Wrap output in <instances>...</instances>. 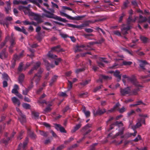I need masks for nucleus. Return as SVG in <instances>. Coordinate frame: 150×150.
Returning a JSON list of instances; mask_svg holds the SVG:
<instances>
[{"instance_id": "f257e3e1", "label": "nucleus", "mask_w": 150, "mask_h": 150, "mask_svg": "<svg viewBox=\"0 0 150 150\" xmlns=\"http://www.w3.org/2000/svg\"><path fill=\"white\" fill-rule=\"evenodd\" d=\"M43 10L45 12V13L42 15V16L43 17H46L49 18H52L64 22H67V20L66 19L54 15L53 14L54 12V10L52 8L49 9L50 11H47L44 9H43Z\"/></svg>"}, {"instance_id": "f03ea898", "label": "nucleus", "mask_w": 150, "mask_h": 150, "mask_svg": "<svg viewBox=\"0 0 150 150\" xmlns=\"http://www.w3.org/2000/svg\"><path fill=\"white\" fill-rule=\"evenodd\" d=\"M123 124L121 122H119L117 121L114 124L112 125L110 127V129L111 130L114 128L115 127H117L119 128H121V130L119 131L115 135L113 136H112V134H110L108 135V137H111L112 138H115L118 136L120 135L121 138L124 137V136L122 135L123 130H124V127H123Z\"/></svg>"}, {"instance_id": "7ed1b4c3", "label": "nucleus", "mask_w": 150, "mask_h": 150, "mask_svg": "<svg viewBox=\"0 0 150 150\" xmlns=\"http://www.w3.org/2000/svg\"><path fill=\"white\" fill-rule=\"evenodd\" d=\"M122 81L124 83V85L125 86L126 80L128 82H131L136 86L138 87H142L143 86L139 84L136 80L133 79L132 78L126 75H124L122 76Z\"/></svg>"}, {"instance_id": "20e7f679", "label": "nucleus", "mask_w": 150, "mask_h": 150, "mask_svg": "<svg viewBox=\"0 0 150 150\" xmlns=\"http://www.w3.org/2000/svg\"><path fill=\"white\" fill-rule=\"evenodd\" d=\"M28 1L33 4L36 3V5L39 7H40L39 4H42V1H14L13 4L15 5L18 4H25L28 3Z\"/></svg>"}, {"instance_id": "39448f33", "label": "nucleus", "mask_w": 150, "mask_h": 150, "mask_svg": "<svg viewBox=\"0 0 150 150\" xmlns=\"http://www.w3.org/2000/svg\"><path fill=\"white\" fill-rule=\"evenodd\" d=\"M139 62L140 67L143 69H146L150 73V65L145 60H141Z\"/></svg>"}, {"instance_id": "423d86ee", "label": "nucleus", "mask_w": 150, "mask_h": 150, "mask_svg": "<svg viewBox=\"0 0 150 150\" xmlns=\"http://www.w3.org/2000/svg\"><path fill=\"white\" fill-rule=\"evenodd\" d=\"M91 127L92 125L91 124H88L83 127V131L84 132L83 137L80 140L79 142H81L82 140L84 139L85 138V136L91 131V130L89 129V128Z\"/></svg>"}, {"instance_id": "0eeeda50", "label": "nucleus", "mask_w": 150, "mask_h": 150, "mask_svg": "<svg viewBox=\"0 0 150 150\" xmlns=\"http://www.w3.org/2000/svg\"><path fill=\"white\" fill-rule=\"evenodd\" d=\"M60 46L59 45L57 46L52 47L51 49V51H50L47 54V56L48 57L52 58H55L57 56L53 54L52 52H59L61 50L60 48Z\"/></svg>"}, {"instance_id": "6e6552de", "label": "nucleus", "mask_w": 150, "mask_h": 150, "mask_svg": "<svg viewBox=\"0 0 150 150\" xmlns=\"http://www.w3.org/2000/svg\"><path fill=\"white\" fill-rule=\"evenodd\" d=\"M120 104L119 103H117L116 104L115 106L112 108L108 110V112H112L116 110H118L121 113L124 112L126 110V108L124 107H122L121 108L119 109V107L120 106Z\"/></svg>"}, {"instance_id": "1a4fd4ad", "label": "nucleus", "mask_w": 150, "mask_h": 150, "mask_svg": "<svg viewBox=\"0 0 150 150\" xmlns=\"http://www.w3.org/2000/svg\"><path fill=\"white\" fill-rule=\"evenodd\" d=\"M42 71V70H41L37 74H35L33 78L31 81V82L32 84L33 83V81H34L36 83V85H37L38 84L41 77V76L40 75Z\"/></svg>"}, {"instance_id": "9d476101", "label": "nucleus", "mask_w": 150, "mask_h": 150, "mask_svg": "<svg viewBox=\"0 0 150 150\" xmlns=\"http://www.w3.org/2000/svg\"><path fill=\"white\" fill-rule=\"evenodd\" d=\"M120 92L121 95L123 96L127 94H128L129 96H131L130 87H128L124 89H120Z\"/></svg>"}, {"instance_id": "9b49d317", "label": "nucleus", "mask_w": 150, "mask_h": 150, "mask_svg": "<svg viewBox=\"0 0 150 150\" xmlns=\"http://www.w3.org/2000/svg\"><path fill=\"white\" fill-rule=\"evenodd\" d=\"M16 110L20 115V117H19V119L21 123L23 124L25 122L26 120L25 116L22 114L18 108H17Z\"/></svg>"}, {"instance_id": "f8f14e48", "label": "nucleus", "mask_w": 150, "mask_h": 150, "mask_svg": "<svg viewBox=\"0 0 150 150\" xmlns=\"http://www.w3.org/2000/svg\"><path fill=\"white\" fill-rule=\"evenodd\" d=\"M92 45L93 43L91 42L89 43L87 45H81L77 48V51L79 52L83 50V49H88L86 48V47H90V46Z\"/></svg>"}, {"instance_id": "ddd939ff", "label": "nucleus", "mask_w": 150, "mask_h": 150, "mask_svg": "<svg viewBox=\"0 0 150 150\" xmlns=\"http://www.w3.org/2000/svg\"><path fill=\"white\" fill-rule=\"evenodd\" d=\"M131 28V26L126 25H123L121 29V33L123 35L127 33V31Z\"/></svg>"}, {"instance_id": "4468645a", "label": "nucleus", "mask_w": 150, "mask_h": 150, "mask_svg": "<svg viewBox=\"0 0 150 150\" xmlns=\"http://www.w3.org/2000/svg\"><path fill=\"white\" fill-rule=\"evenodd\" d=\"M45 103L47 105V107L44 110L43 113H44L46 114L49 112H50L51 110L52 109L50 108V107L52 105V104L51 103L48 102H45Z\"/></svg>"}, {"instance_id": "2eb2a0df", "label": "nucleus", "mask_w": 150, "mask_h": 150, "mask_svg": "<svg viewBox=\"0 0 150 150\" xmlns=\"http://www.w3.org/2000/svg\"><path fill=\"white\" fill-rule=\"evenodd\" d=\"M23 11L25 14H28L30 17V16H36L35 14L30 11L28 7H26Z\"/></svg>"}, {"instance_id": "dca6fc26", "label": "nucleus", "mask_w": 150, "mask_h": 150, "mask_svg": "<svg viewBox=\"0 0 150 150\" xmlns=\"http://www.w3.org/2000/svg\"><path fill=\"white\" fill-rule=\"evenodd\" d=\"M69 27L73 28H77L79 29H82L83 27L86 26L87 25L86 24L83 23L80 25H76L71 24H68Z\"/></svg>"}, {"instance_id": "f3484780", "label": "nucleus", "mask_w": 150, "mask_h": 150, "mask_svg": "<svg viewBox=\"0 0 150 150\" xmlns=\"http://www.w3.org/2000/svg\"><path fill=\"white\" fill-rule=\"evenodd\" d=\"M147 21L150 24V16L147 19L145 17H143L142 16L140 15L139 18V23H143Z\"/></svg>"}, {"instance_id": "a211bd4d", "label": "nucleus", "mask_w": 150, "mask_h": 150, "mask_svg": "<svg viewBox=\"0 0 150 150\" xmlns=\"http://www.w3.org/2000/svg\"><path fill=\"white\" fill-rule=\"evenodd\" d=\"M105 112V110L104 109H98L97 110L96 112H95V111H94L93 113L94 115L96 116L97 115H100L102 114Z\"/></svg>"}, {"instance_id": "6ab92c4d", "label": "nucleus", "mask_w": 150, "mask_h": 150, "mask_svg": "<svg viewBox=\"0 0 150 150\" xmlns=\"http://www.w3.org/2000/svg\"><path fill=\"white\" fill-rule=\"evenodd\" d=\"M27 142H25L22 144H20L18 146V149L17 150H23L25 149V148L27 145L28 139L26 138Z\"/></svg>"}, {"instance_id": "aec40b11", "label": "nucleus", "mask_w": 150, "mask_h": 150, "mask_svg": "<svg viewBox=\"0 0 150 150\" xmlns=\"http://www.w3.org/2000/svg\"><path fill=\"white\" fill-rule=\"evenodd\" d=\"M7 7H5V10L6 13L8 14L11 11V3L9 1L6 2Z\"/></svg>"}, {"instance_id": "412c9836", "label": "nucleus", "mask_w": 150, "mask_h": 150, "mask_svg": "<svg viewBox=\"0 0 150 150\" xmlns=\"http://www.w3.org/2000/svg\"><path fill=\"white\" fill-rule=\"evenodd\" d=\"M55 128L57 130H59L61 132L66 133V131L64 128L61 126L60 125L58 124L55 125Z\"/></svg>"}, {"instance_id": "4be33fe9", "label": "nucleus", "mask_w": 150, "mask_h": 150, "mask_svg": "<svg viewBox=\"0 0 150 150\" xmlns=\"http://www.w3.org/2000/svg\"><path fill=\"white\" fill-rule=\"evenodd\" d=\"M99 59L100 62H98V63L99 66L100 67L104 66V64L103 63V62L105 63H108V61L105 60V58H100Z\"/></svg>"}, {"instance_id": "5701e85b", "label": "nucleus", "mask_w": 150, "mask_h": 150, "mask_svg": "<svg viewBox=\"0 0 150 150\" xmlns=\"http://www.w3.org/2000/svg\"><path fill=\"white\" fill-rule=\"evenodd\" d=\"M14 28L16 30L18 31L22 32L25 35H27L28 34V33L26 32L25 30L23 27H22L21 28L17 26H15Z\"/></svg>"}, {"instance_id": "b1692460", "label": "nucleus", "mask_w": 150, "mask_h": 150, "mask_svg": "<svg viewBox=\"0 0 150 150\" xmlns=\"http://www.w3.org/2000/svg\"><path fill=\"white\" fill-rule=\"evenodd\" d=\"M141 122L142 123H144V124H145V121L144 120H143L142 122L141 120L139 121L136 123L135 126H132V128L134 130V129L136 128H138L140 127L141 125Z\"/></svg>"}, {"instance_id": "393cba45", "label": "nucleus", "mask_w": 150, "mask_h": 150, "mask_svg": "<svg viewBox=\"0 0 150 150\" xmlns=\"http://www.w3.org/2000/svg\"><path fill=\"white\" fill-rule=\"evenodd\" d=\"M114 76L117 78V81H119L121 79V75L120 74V71L118 70H116L114 72Z\"/></svg>"}, {"instance_id": "a878e982", "label": "nucleus", "mask_w": 150, "mask_h": 150, "mask_svg": "<svg viewBox=\"0 0 150 150\" xmlns=\"http://www.w3.org/2000/svg\"><path fill=\"white\" fill-rule=\"evenodd\" d=\"M40 63L39 62H37L36 63L35 65L32 68L30 71L28 73L29 74H31L33 73V71L34 69H37L40 65Z\"/></svg>"}, {"instance_id": "bb28decb", "label": "nucleus", "mask_w": 150, "mask_h": 150, "mask_svg": "<svg viewBox=\"0 0 150 150\" xmlns=\"http://www.w3.org/2000/svg\"><path fill=\"white\" fill-rule=\"evenodd\" d=\"M11 100L14 105H17L19 106L20 104V101L16 97H13L11 98Z\"/></svg>"}, {"instance_id": "cd10ccee", "label": "nucleus", "mask_w": 150, "mask_h": 150, "mask_svg": "<svg viewBox=\"0 0 150 150\" xmlns=\"http://www.w3.org/2000/svg\"><path fill=\"white\" fill-rule=\"evenodd\" d=\"M10 42L11 43V45L9 47V51L10 52H12L13 50H12V48L13 47V45L15 44V39L14 38H12L10 40Z\"/></svg>"}, {"instance_id": "c85d7f7f", "label": "nucleus", "mask_w": 150, "mask_h": 150, "mask_svg": "<svg viewBox=\"0 0 150 150\" xmlns=\"http://www.w3.org/2000/svg\"><path fill=\"white\" fill-rule=\"evenodd\" d=\"M46 96V95L45 94H43L40 97L38 102L39 105H41L42 104L45 103V102H47L45 100L42 101H41V99L45 97Z\"/></svg>"}, {"instance_id": "c756f323", "label": "nucleus", "mask_w": 150, "mask_h": 150, "mask_svg": "<svg viewBox=\"0 0 150 150\" xmlns=\"http://www.w3.org/2000/svg\"><path fill=\"white\" fill-rule=\"evenodd\" d=\"M61 16H64L67 17V18L70 19H73L72 17L71 16L68 15L65 13L62 12V11H60L59 12Z\"/></svg>"}, {"instance_id": "7c9ffc66", "label": "nucleus", "mask_w": 150, "mask_h": 150, "mask_svg": "<svg viewBox=\"0 0 150 150\" xmlns=\"http://www.w3.org/2000/svg\"><path fill=\"white\" fill-rule=\"evenodd\" d=\"M28 133L32 139H34L36 137V135L33 132L30 131V129H27Z\"/></svg>"}, {"instance_id": "2f4dec72", "label": "nucleus", "mask_w": 150, "mask_h": 150, "mask_svg": "<svg viewBox=\"0 0 150 150\" xmlns=\"http://www.w3.org/2000/svg\"><path fill=\"white\" fill-rule=\"evenodd\" d=\"M24 75L23 74H21L19 75L18 78L19 83L22 84V83L24 80Z\"/></svg>"}, {"instance_id": "473e14b6", "label": "nucleus", "mask_w": 150, "mask_h": 150, "mask_svg": "<svg viewBox=\"0 0 150 150\" xmlns=\"http://www.w3.org/2000/svg\"><path fill=\"white\" fill-rule=\"evenodd\" d=\"M57 78V76H54L52 79L50 83V86H51L54 82L56 81Z\"/></svg>"}, {"instance_id": "72a5a7b5", "label": "nucleus", "mask_w": 150, "mask_h": 150, "mask_svg": "<svg viewBox=\"0 0 150 150\" xmlns=\"http://www.w3.org/2000/svg\"><path fill=\"white\" fill-rule=\"evenodd\" d=\"M9 39V37L7 36L5 40L4 41V42L2 43L0 45V48L1 49L3 48H4H4L5 47V44L6 43V41Z\"/></svg>"}, {"instance_id": "f704fd0d", "label": "nucleus", "mask_w": 150, "mask_h": 150, "mask_svg": "<svg viewBox=\"0 0 150 150\" xmlns=\"http://www.w3.org/2000/svg\"><path fill=\"white\" fill-rule=\"evenodd\" d=\"M32 115L33 117L36 119L38 117L39 115V113L35 111H32Z\"/></svg>"}, {"instance_id": "c9c22d12", "label": "nucleus", "mask_w": 150, "mask_h": 150, "mask_svg": "<svg viewBox=\"0 0 150 150\" xmlns=\"http://www.w3.org/2000/svg\"><path fill=\"white\" fill-rule=\"evenodd\" d=\"M136 19V18H135L134 19H132V17L131 16H129L127 20V24H129L132 22H134Z\"/></svg>"}, {"instance_id": "e433bc0d", "label": "nucleus", "mask_w": 150, "mask_h": 150, "mask_svg": "<svg viewBox=\"0 0 150 150\" xmlns=\"http://www.w3.org/2000/svg\"><path fill=\"white\" fill-rule=\"evenodd\" d=\"M7 57V54L4 51H3L1 53H0V58L2 59H4Z\"/></svg>"}, {"instance_id": "4c0bfd02", "label": "nucleus", "mask_w": 150, "mask_h": 150, "mask_svg": "<svg viewBox=\"0 0 150 150\" xmlns=\"http://www.w3.org/2000/svg\"><path fill=\"white\" fill-rule=\"evenodd\" d=\"M140 39L144 43H146L148 41V39L146 37L144 36H140Z\"/></svg>"}, {"instance_id": "58836bf2", "label": "nucleus", "mask_w": 150, "mask_h": 150, "mask_svg": "<svg viewBox=\"0 0 150 150\" xmlns=\"http://www.w3.org/2000/svg\"><path fill=\"white\" fill-rule=\"evenodd\" d=\"M90 81L91 80L90 79H88L81 82L80 84L82 86H84L88 84L89 82H90Z\"/></svg>"}, {"instance_id": "ea45409f", "label": "nucleus", "mask_w": 150, "mask_h": 150, "mask_svg": "<svg viewBox=\"0 0 150 150\" xmlns=\"http://www.w3.org/2000/svg\"><path fill=\"white\" fill-rule=\"evenodd\" d=\"M81 126V125L80 124L77 125L74 127L73 129L72 130L71 132H75L76 130L78 129Z\"/></svg>"}, {"instance_id": "a19ab883", "label": "nucleus", "mask_w": 150, "mask_h": 150, "mask_svg": "<svg viewBox=\"0 0 150 150\" xmlns=\"http://www.w3.org/2000/svg\"><path fill=\"white\" fill-rule=\"evenodd\" d=\"M22 106L23 108L26 109H29L30 108V105L29 104L26 103H23Z\"/></svg>"}, {"instance_id": "79ce46f5", "label": "nucleus", "mask_w": 150, "mask_h": 150, "mask_svg": "<svg viewBox=\"0 0 150 150\" xmlns=\"http://www.w3.org/2000/svg\"><path fill=\"white\" fill-rule=\"evenodd\" d=\"M139 91V89H135L132 91H131V95H135L137 94V91Z\"/></svg>"}, {"instance_id": "37998d69", "label": "nucleus", "mask_w": 150, "mask_h": 150, "mask_svg": "<svg viewBox=\"0 0 150 150\" xmlns=\"http://www.w3.org/2000/svg\"><path fill=\"white\" fill-rule=\"evenodd\" d=\"M23 24L25 25L33 24H34L33 22H29L27 20H26L25 21H23Z\"/></svg>"}, {"instance_id": "c03bdc74", "label": "nucleus", "mask_w": 150, "mask_h": 150, "mask_svg": "<svg viewBox=\"0 0 150 150\" xmlns=\"http://www.w3.org/2000/svg\"><path fill=\"white\" fill-rule=\"evenodd\" d=\"M84 17H85V16H76L74 17V18L72 17L73 19H72V20L74 19V20H81L82 19V18Z\"/></svg>"}, {"instance_id": "a18cd8bd", "label": "nucleus", "mask_w": 150, "mask_h": 150, "mask_svg": "<svg viewBox=\"0 0 150 150\" xmlns=\"http://www.w3.org/2000/svg\"><path fill=\"white\" fill-rule=\"evenodd\" d=\"M137 132L136 131H134V133H127L126 134L125 136L127 137H131V136L133 135L134 137L136 135Z\"/></svg>"}, {"instance_id": "49530a36", "label": "nucleus", "mask_w": 150, "mask_h": 150, "mask_svg": "<svg viewBox=\"0 0 150 150\" xmlns=\"http://www.w3.org/2000/svg\"><path fill=\"white\" fill-rule=\"evenodd\" d=\"M88 93L87 92H83L79 94V96L80 97H84L87 96Z\"/></svg>"}, {"instance_id": "de8ad7c7", "label": "nucleus", "mask_w": 150, "mask_h": 150, "mask_svg": "<svg viewBox=\"0 0 150 150\" xmlns=\"http://www.w3.org/2000/svg\"><path fill=\"white\" fill-rule=\"evenodd\" d=\"M83 111L86 117H88L90 115V112L89 111H86L84 109L83 110Z\"/></svg>"}, {"instance_id": "09e8293b", "label": "nucleus", "mask_w": 150, "mask_h": 150, "mask_svg": "<svg viewBox=\"0 0 150 150\" xmlns=\"http://www.w3.org/2000/svg\"><path fill=\"white\" fill-rule=\"evenodd\" d=\"M24 52V51H23L19 55H16L15 56V60H17L19 59L21 57H22L23 56V53Z\"/></svg>"}, {"instance_id": "8fccbe9b", "label": "nucleus", "mask_w": 150, "mask_h": 150, "mask_svg": "<svg viewBox=\"0 0 150 150\" xmlns=\"http://www.w3.org/2000/svg\"><path fill=\"white\" fill-rule=\"evenodd\" d=\"M129 4V2L128 1H127L125 2L123 4V6L122 7V9H125L128 6V4Z\"/></svg>"}, {"instance_id": "3c124183", "label": "nucleus", "mask_w": 150, "mask_h": 150, "mask_svg": "<svg viewBox=\"0 0 150 150\" xmlns=\"http://www.w3.org/2000/svg\"><path fill=\"white\" fill-rule=\"evenodd\" d=\"M132 63L131 61H124L123 62V64L125 65H129Z\"/></svg>"}, {"instance_id": "603ef678", "label": "nucleus", "mask_w": 150, "mask_h": 150, "mask_svg": "<svg viewBox=\"0 0 150 150\" xmlns=\"http://www.w3.org/2000/svg\"><path fill=\"white\" fill-rule=\"evenodd\" d=\"M101 77L103 79L108 80L110 79H111V77L110 76H107L101 75Z\"/></svg>"}, {"instance_id": "864d4df0", "label": "nucleus", "mask_w": 150, "mask_h": 150, "mask_svg": "<svg viewBox=\"0 0 150 150\" xmlns=\"http://www.w3.org/2000/svg\"><path fill=\"white\" fill-rule=\"evenodd\" d=\"M29 91V90L28 88H25L24 90H23V94L24 95H26Z\"/></svg>"}, {"instance_id": "5fc2aeb1", "label": "nucleus", "mask_w": 150, "mask_h": 150, "mask_svg": "<svg viewBox=\"0 0 150 150\" xmlns=\"http://www.w3.org/2000/svg\"><path fill=\"white\" fill-rule=\"evenodd\" d=\"M0 23L1 24L3 25L4 26L5 25H6L7 27L8 23L6 21H0Z\"/></svg>"}, {"instance_id": "6e6d98bb", "label": "nucleus", "mask_w": 150, "mask_h": 150, "mask_svg": "<svg viewBox=\"0 0 150 150\" xmlns=\"http://www.w3.org/2000/svg\"><path fill=\"white\" fill-rule=\"evenodd\" d=\"M113 33L119 36H121L120 33L118 30H116L113 32Z\"/></svg>"}, {"instance_id": "4d7b16f0", "label": "nucleus", "mask_w": 150, "mask_h": 150, "mask_svg": "<svg viewBox=\"0 0 150 150\" xmlns=\"http://www.w3.org/2000/svg\"><path fill=\"white\" fill-rule=\"evenodd\" d=\"M68 90H70L72 88V83L69 81H68Z\"/></svg>"}, {"instance_id": "13d9d810", "label": "nucleus", "mask_w": 150, "mask_h": 150, "mask_svg": "<svg viewBox=\"0 0 150 150\" xmlns=\"http://www.w3.org/2000/svg\"><path fill=\"white\" fill-rule=\"evenodd\" d=\"M61 61V59L60 58H58L55 61V64L56 65H57L59 64V63Z\"/></svg>"}, {"instance_id": "bf43d9fd", "label": "nucleus", "mask_w": 150, "mask_h": 150, "mask_svg": "<svg viewBox=\"0 0 150 150\" xmlns=\"http://www.w3.org/2000/svg\"><path fill=\"white\" fill-rule=\"evenodd\" d=\"M125 15V14L124 13H122L120 17L119 20V22H121L122 20V18Z\"/></svg>"}, {"instance_id": "052dcab7", "label": "nucleus", "mask_w": 150, "mask_h": 150, "mask_svg": "<svg viewBox=\"0 0 150 150\" xmlns=\"http://www.w3.org/2000/svg\"><path fill=\"white\" fill-rule=\"evenodd\" d=\"M24 133V131H21L20 132L19 136L18 137V139L20 140L22 139V137H21V136Z\"/></svg>"}, {"instance_id": "680f3d73", "label": "nucleus", "mask_w": 150, "mask_h": 150, "mask_svg": "<svg viewBox=\"0 0 150 150\" xmlns=\"http://www.w3.org/2000/svg\"><path fill=\"white\" fill-rule=\"evenodd\" d=\"M60 35L62 38H66L67 37H69L66 34L61 33L60 34Z\"/></svg>"}, {"instance_id": "e2e57ef3", "label": "nucleus", "mask_w": 150, "mask_h": 150, "mask_svg": "<svg viewBox=\"0 0 150 150\" xmlns=\"http://www.w3.org/2000/svg\"><path fill=\"white\" fill-rule=\"evenodd\" d=\"M40 135L44 136H46L47 135V133L43 131H40Z\"/></svg>"}, {"instance_id": "0e129e2a", "label": "nucleus", "mask_w": 150, "mask_h": 150, "mask_svg": "<svg viewBox=\"0 0 150 150\" xmlns=\"http://www.w3.org/2000/svg\"><path fill=\"white\" fill-rule=\"evenodd\" d=\"M102 87V85H100L99 86L97 87L96 88H95L94 89V90H93V92H96L98 90H99L100 88H101Z\"/></svg>"}, {"instance_id": "69168bd1", "label": "nucleus", "mask_w": 150, "mask_h": 150, "mask_svg": "<svg viewBox=\"0 0 150 150\" xmlns=\"http://www.w3.org/2000/svg\"><path fill=\"white\" fill-rule=\"evenodd\" d=\"M119 67V65L115 63L112 66L110 67V68H118Z\"/></svg>"}, {"instance_id": "338daca9", "label": "nucleus", "mask_w": 150, "mask_h": 150, "mask_svg": "<svg viewBox=\"0 0 150 150\" xmlns=\"http://www.w3.org/2000/svg\"><path fill=\"white\" fill-rule=\"evenodd\" d=\"M3 78L7 80L8 79V75L6 74H3Z\"/></svg>"}, {"instance_id": "774afa93", "label": "nucleus", "mask_w": 150, "mask_h": 150, "mask_svg": "<svg viewBox=\"0 0 150 150\" xmlns=\"http://www.w3.org/2000/svg\"><path fill=\"white\" fill-rule=\"evenodd\" d=\"M12 93L16 94H18V90L16 89H14L13 88L12 91Z\"/></svg>"}]
</instances>
